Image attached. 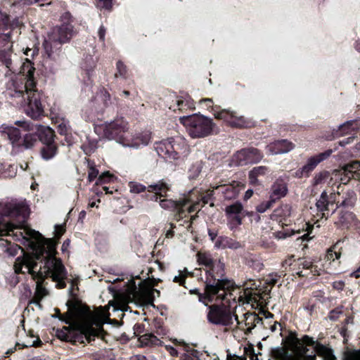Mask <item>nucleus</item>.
Listing matches in <instances>:
<instances>
[{"mask_svg": "<svg viewBox=\"0 0 360 360\" xmlns=\"http://www.w3.org/2000/svg\"><path fill=\"white\" fill-rule=\"evenodd\" d=\"M86 217V212L82 210L80 212L79 215V219H83Z\"/></svg>", "mask_w": 360, "mask_h": 360, "instance_id": "55", "label": "nucleus"}, {"mask_svg": "<svg viewBox=\"0 0 360 360\" xmlns=\"http://www.w3.org/2000/svg\"><path fill=\"white\" fill-rule=\"evenodd\" d=\"M342 198L343 200L340 203V206H342L345 207H354L356 200V196L353 191L349 190L344 194Z\"/></svg>", "mask_w": 360, "mask_h": 360, "instance_id": "25", "label": "nucleus"}, {"mask_svg": "<svg viewBox=\"0 0 360 360\" xmlns=\"http://www.w3.org/2000/svg\"><path fill=\"white\" fill-rule=\"evenodd\" d=\"M275 202L276 201H274V200L269 197V199L268 200L260 202L256 207V210L257 212L264 213L267 210L270 209Z\"/></svg>", "mask_w": 360, "mask_h": 360, "instance_id": "32", "label": "nucleus"}, {"mask_svg": "<svg viewBox=\"0 0 360 360\" xmlns=\"http://www.w3.org/2000/svg\"><path fill=\"white\" fill-rule=\"evenodd\" d=\"M339 131L340 136L346 135L352 132V131H351V127H345V129H341L340 126L339 127Z\"/></svg>", "mask_w": 360, "mask_h": 360, "instance_id": "46", "label": "nucleus"}, {"mask_svg": "<svg viewBox=\"0 0 360 360\" xmlns=\"http://www.w3.org/2000/svg\"><path fill=\"white\" fill-rule=\"evenodd\" d=\"M0 133L9 140L13 147L20 148L22 137L18 128L4 124L0 126Z\"/></svg>", "mask_w": 360, "mask_h": 360, "instance_id": "12", "label": "nucleus"}, {"mask_svg": "<svg viewBox=\"0 0 360 360\" xmlns=\"http://www.w3.org/2000/svg\"><path fill=\"white\" fill-rule=\"evenodd\" d=\"M342 169V173H344L345 175H351L353 179L360 176V162L358 161L349 163Z\"/></svg>", "mask_w": 360, "mask_h": 360, "instance_id": "20", "label": "nucleus"}, {"mask_svg": "<svg viewBox=\"0 0 360 360\" xmlns=\"http://www.w3.org/2000/svg\"><path fill=\"white\" fill-rule=\"evenodd\" d=\"M34 3H38V2H39V0H34Z\"/></svg>", "mask_w": 360, "mask_h": 360, "instance_id": "63", "label": "nucleus"}, {"mask_svg": "<svg viewBox=\"0 0 360 360\" xmlns=\"http://www.w3.org/2000/svg\"><path fill=\"white\" fill-rule=\"evenodd\" d=\"M200 103H206L208 108H212L214 111H216V109L218 108L217 106L213 107L211 104L213 103V101L212 98H203L200 101Z\"/></svg>", "mask_w": 360, "mask_h": 360, "instance_id": "43", "label": "nucleus"}, {"mask_svg": "<svg viewBox=\"0 0 360 360\" xmlns=\"http://www.w3.org/2000/svg\"><path fill=\"white\" fill-rule=\"evenodd\" d=\"M356 221H358L356 219V216L353 212L349 211H341L339 213L338 220L335 223L348 228L352 224L355 226Z\"/></svg>", "mask_w": 360, "mask_h": 360, "instance_id": "19", "label": "nucleus"}, {"mask_svg": "<svg viewBox=\"0 0 360 360\" xmlns=\"http://www.w3.org/2000/svg\"><path fill=\"white\" fill-rule=\"evenodd\" d=\"M29 215V208L25 200H13L5 204L0 203V236L13 233L18 240L28 246L31 252L22 250V255L18 257L14 263V270H65L60 259L55 254L57 241L53 238H44L39 231L25 227L22 231L20 227Z\"/></svg>", "mask_w": 360, "mask_h": 360, "instance_id": "1", "label": "nucleus"}, {"mask_svg": "<svg viewBox=\"0 0 360 360\" xmlns=\"http://www.w3.org/2000/svg\"><path fill=\"white\" fill-rule=\"evenodd\" d=\"M65 232V229L61 225L55 226V236L57 240H58Z\"/></svg>", "mask_w": 360, "mask_h": 360, "instance_id": "41", "label": "nucleus"}, {"mask_svg": "<svg viewBox=\"0 0 360 360\" xmlns=\"http://www.w3.org/2000/svg\"><path fill=\"white\" fill-rule=\"evenodd\" d=\"M62 23H71L73 22V19L71 14L69 12L64 13L61 16Z\"/></svg>", "mask_w": 360, "mask_h": 360, "instance_id": "40", "label": "nucleus"}, {"mask_svg": "<svg viewBox=\"0 0 360 360\" xmlns=\"http://www.w3.org/2000/svg\"><path fill=\"white\" fill-rule=\"evenodd\" d=\"M243 210V205L240 202H236L226 207L225 212L228 217L231 229H233L234 227L241 224L242 218L240 217V214Z\"/></svg>", "mask_w": 360, "mask_h": 360, "instance_id": "11", "label": "nucleus"}, {"mask_svg": "<svg viewBox=\"0 0 360 360\" xmlns=\"http://www.w3.org/2000/svg\"><path fill=\"white\" fill-rule=\"evenodd\" d=\"M95 206H96V202H90L89 204V207H94Z\"/></svg>", "mask_w": 360, "mask_h": 360, "instance_id": "60", "label": "nucleus"}, {"mask_svg": "<svg viewBox=\"0 0 360 360\" xmlns=\"http://www.w3.org/2000/svg\"><path fill=\"white\" fill-rule=\"evenodd\" d=\"M268 171V168L265 166H259L254 167L249 172V180L251 184H258V177L260 176H264Z\"/></svg>", "mask_w": 360, "mask_h": 360, "instance_id": "22", "label": "nucleus"}, {"mask_svg": "<svg viewBox=\"0 0 360 360\" xmlns=\"http://www.w3.org/2000/svg\"><path fill=\"white\" fill-rule=\"evenodd\" d=\"M150 133L148 131H145L140 134L138 136L136 137L133 141H130V143H137L139 144V148L141 146H146L149 143L150 141Z\"/></svg>", "mask_w": 360, "mask_h": 360, "instance_id": "29", "label": "nucleus"}, {"mask_svg": "<svg viewBox=\"0 0 360 360\" xmlns=\"http://www.w3.org/2000/svg\"><path fill=\"white\" fill-rule=\"evenodd\" d=\"M197 260L200 265H204L207 267L214 266V261L209 252H198L197 253Z\"/></svg>", "mask_w": 360, "mask_h": 360, "instance_id": "26", "label": "nucleus"}, {"mask_svg": "<svg viewBox=\"0 0 360 360\" xmlns=\"http://www.w3.org/2000/svg\"><path fill=\"white\" fill-rule=\"evenodd\" d=\"M252 194H253L252 190H251V189L248 190L245 194V199L248 200V199L252 197Z\"/></svg>", "mask_w": 360, "mask_h": 360, "instance_id": "52", "label": "nucleus"}, {"mask_svg": "<svg viewBox=\"0 0 360 360\" xmlns=\"http://www.w3.org/2000/svg\"><path fill=\"white\" fill-rule=\"evenodd\" d=\"M335 247L330 248L326 255V259L327 261L335 263L336 259H338L340 257V253L334 250Z\"/></svg>", "mask_w": 360, "mask_h": 360, "instance_id": "35", "label": "nucleus"}, {"mask_svg": "<svg viewBox=\"0 0 360 360\" xmlns=\"http://www.w3.org/2000/svg\"><path fill=\"white\" fill-rule=\"evenodd\" d=\"M295 148V145L286 139L278 140L266 146L270 154L278 155L287 153Z\"/></svg>", "mask_w": 360, "mask_h": 360, "instance_id": "14", "label": "nucleus"}, {"mask_svg": "<svg viewBox=\"0 0 360 360\" xmlns=\"http://www.w3.org/2000/svg\"><path fill=\"white\" fill-rule=\"evenodd\" d=\"M263 158L262 153L257 148H244L237 151L232 158L233 163L236 166H243L259 162Z\"/></svg>", "mask_w": 360, "mask_h": 360, "instance_id": "7", "label": "nucleus"}, {"mask_svg": "<svg viewBox=\"0 0 360 360\" xmlns=\"http://www.w3.org/2000/svg\"><path fill=\"white\" fill-rule=\"evenodd\" d=\"M308 237H309V234H308V233H306V234H304V235L301 237V239H302V240H309Z\"/></svg>", "mask_w": 360, "mask_h": 360, "instance_id": "57", "label": "nucleus"}, {"mask_svg": "<svg viewBox=\"0 0 360 360\" xmlns=\"http://www.w3.org/2000/svg\"><path fill=\"white\" fill-rule=\"evenodd\" d=\"M174 228V226L173 225V224H170V229L167 231V233H166V238H172L173 236H174V231H173V229Z\"/></svg>", "mask_w": 360, "mask_h": 360, "instance_id": "49", "label": "nucleus"}, {"mask_svg": "<svg viewBox=\"0 0 360 360\" xmlns=\"http://www.w3.org/2000/svg\"><path fill=\"white\" fill-rule=\"evenodd\" d=\"M214 247L218 249H233L236 250L241 248V245L236 240L227 236H219L214 243Z\"/></svg>", "mask_w": 360, "mask_h": 360, "instance_id": "18", "label": "nucleus"}, {"mask_svg": "<svg viewBox=\"0 0 360 360\" xmlns=\"http://www.w3.org/2000/svg\"><path fill=\"white\" fill-rule=\"evenodd\" d=\"M128 129V122L123 117H117L103 124V135L108 139L115 140L124 146L137 148L139 144L136 142L130 143V141L124 137Z\"/></svg>", "mask_w": 360, "mask_h": 360, "instance_id": "5", "label": "nucleus"}, {"mask_svg": "<svg viewBox=\"0 0 360 360\" xmlns=\"http://www.w3.org/2000/svg\"><path fill=\"white\" fill-rule=\"evenodd\" d=\"M198 205V202L196 204H193L188 207V212L191 213L197 210V206Z\"/></svg>", "mask_w": 360, "mask_h": 360, "instance_id": "51", "label": "nucleus"}, {"mask_svg": "<svg viewBox=\"0 0 360 360\" xmlns=\"http://www.w3.org/2000/svg\"><path fill=\"white\" fill-rule=\"evenodd\" d=\"M330 178V183L333 178L330 177V173L328 171H321L319 173H316L313 179V184L316 186L319 184H324L327 181V180Z\"/></svg>", "mask_w": 360, "mask_h": 360, "instance_id": "28", "label": "nucleus"}, {"mask_svg": "<svg viewBox=\"0 0 360 360\" xmlns=\"http://www.w3.org/2000/svg\"><path fill=\"white\" fill-rule=\"evenodd\" d=\"M58 131L60 134H66L68 129L65 124H60L58 126Z\"/></svg>", "mask_w": 360, "mask_h": 360, "instance_id": "48", "label": "nucleus"}, {"mask_svg": "<svg viewBox=\"0 0 360 360\" xmlns=\"http://www.w3.org/2000/svg\"><path fill=\"white\" fill-rule=\"evenodd\" d=\"M217 188L224 194L226 198L231 199L237 196L238 191L231 185H224Z\"/></svg>", "mask_w": 360, "mask_h": 360, "instance_id": "30", "label": "nucleus"}, {"mask_svg": "<svg viewBox=\"0 0 360 360\" xmlns=\"http://www.w3.org/2000/svg\"><path fill=\"white\" fill-rule=\"evenodd\" d=\"M11 32L0 34V49H12Z\"/></svg>", "mask_w": 360, "mask_h": 360, "instance_id": "31", "label": "nucleus"}, {"mask_svg": "<svg viewBox=\"0 0 360 360\" xmlns=\"http://www.w3.org/2000/svg\"><path fill=\"white\" fill-rule=\"evenodd\" d=\"M188 203V200L184 198L179 200H172L171 199H162L160 201V205L163 209L174 210L177 212L176 214V220L183 218L184 207Z\"/></svg>", "mask_w": 360, "mask_h": 360, "instance_id": "13", "label": "nucleus"}, {"mask_svg": "<svg viewBox=\"0 0 360 360\" xmlns=\"http://www.w3.org/2000/svg\"><path fill=\"white\" fill-rule=\"evenodd\" d=\"M355 48L359 52H360V41H356Z\"/></svg>", "mask_w": 360, "mask_h": 360, "instance_id": "58", "label": "nucleus"}, {"mask_svg": "<svg viewBox=\"0 0 360 360\" xmlns=\"http://www.w3.org/2000/svg\"><path fill=\"white\" fill-rule=\"evenodd\" d=\"M292 264V258H290L287 260H285L283 264V266L284 268H287V265H289L290 266Z\"/></svg>", "mask_w": 360, "mask_h": 360, "instance_id": "53", "label": "nucleus"}, {"mask_svg": "<svg viewBox=\"0 0 360 360\" xmlns=\"http://www.w3.org/2000/svg\"><path fill=\"white\" fill-rule=\"evenodd\" d=\"M106 30L101 25L98 30V37L101 41H104Z\"/></svg>", "mask_w": 360, "mask_h": 360, "instance_id": "44", "label": "nucleus"}, {"mask_svg": "<svg viewBox=\"0 0 360 360\" xmlns=\"http://www.w3.org/2000/svg\"><path fill=\"white\" fill-rule=\"evenodd\" d=\"M180 123L182 124L193 139L204 138L212 134L215 124L212 120L200 115L193 114L186 115L179 118Z\"/></svg>", "mask_w": 360, "mask_h": 360, "instance_id": "4", "label": "nucleus"}, {"mask_svg": "<svg viewBox=\"0 0 360 360\" xmlns=\"http://www.w3.org/2000/svg\"><path fill=\"white\" fill-rule=\"evenodd\" d=\"M329 200H328V195L326 193V191H323L320 195V198L319 200H317L316 202V206L319 212H321L322 213L321 217H326L328 218V216H326V214L324 212L328 210V205H329Z\"/></svg>", "mask_w": 360, "mask_h": 360, "instance_id": "21", "label": "nucleus"}, {"mask_svg": "<svg viewBox=\"0 0 360 360\" xmlns=\"http://www.w3.org/2000/svg\"><path fill=\"white\" fill-rule=\"evenodd\" d=\"M105 176H109V173L108 172H105L103 173L101 176H99V180H102L103 179Z\"/></svg>", "mask_w": 360, "mask_h": 360, "instance_id": "56", "label": "nucleus"}, {"mask_svg": "<svg viewBox=\"0 0 360 360\" xmlns=\"http://www.w3.org/2000/svg\"><path fill=\"white\" fill-rule=\"evenodd\" d=\"M87 162H88V165L89 166V172L88 178H89V181L91 182V181H93L98 176V170L94 167V162L91 163L89 160H87Z\"/></svg>", "mask_w": 360, "mask_h": 360, "instance_id": "37", "label": "nucleus"}, {"mask_svg": "<svg viewBox=\"0 0 360 360\" xmlns=\"http://www.w3.org/2000/svg\"><path fill=\"white\" fill-rule=\"evenodd\" d=\"M70 240H66L63 244V248L65 247V245H68L70 244Z\"/></svg>", "mask_w": 360, "mask_h": 360, "instance_id": "61", "label": "nucleus"}, {"mask_svg": "<svg viewBox=\"0 0 360 360\" xmlns=\"http://www.w3.org/2000/svg\"><path fill=\"white\" fill-rule=\"evenodd\" d=\"M217 119L224 120L230 125L236 127H243L245 126V120L241 115H238L236 111L223 109L214 113Z\"/></svg>", "mask_w": 360, "mask_h": 360, "instance_id": "10", "label": "nucleus"}, {"mask_svg": "<svg viewBox=\"0 0 360 360\" xmlns=\"http://www.w3.org/2000/svg\"><path fill=\"white\" fill-rule=\"evenodd\" d=\"M25 83L12 80L6 91V96L12 102L22 108L25 113L33 120L39 118L44 114V107L41 103V95L35 89L34 79V68L29 62L25 64Z\"/></svg>", "mask_w": 360, "mask_h": 360, "instance_id": "2", "label": "nucleus"}, {"mask_svg": "<svg viewBox=\"0 0 360 360\" xmlns=\"http://www.w3.org/2000/svg\"><path fill=\"white\" fill-rule=\"evenodd\" d=\"M176 104L179 107V110L184 111L187 108L193 109L194 105L189 101L178 100Z\"/></svg>", "mask_w": 360, "mask_h": 360, "instance_id": "38", "label": "nucleus"}, {"mask_svg": "<svg viewBox=\"0 0 360 360\" xmlns=\"http://www.w3.org/2000/svg\"><path fill=\"white\" fill-rule=\"evenodd\" d=\"M17 166L7 163L0 165V176L4 178H11L15 176Z\"/></svg>", "mask_w": 360, "mask_h": 360, "instance_id": "23", "label": "nucleus"}, {"mask_svg": "<svg viewBox=\"0 0 360 360\" xmlns=\"http://www.w3.org/2000/svg\"><path fill=\"white\" fill-rule=\"evenodd\" d=\"M117 72L115 73V77H125L127 73L126 66L121 61L117 63Z\"/></svg>", "mask_w": 360, "mask_h": 360, "instance_id": "39", "label": "nucleus"}, {"mask_svg": "<svg viewBox=\"0 0 360 360\" xmlns=\"http://www.w3.org/2000/svg\"><path fill=\"white\" fill-rule=\"evenodd\" d=\"M74 25L71 23H61L54 27L45 39L43 46L49 57L60 50L63 44L69 42L76 34Z\"/></svg>", "mask_w": 360, "mask_h": 360, "instance_id": "3", "label": "nucleus"}, {"mask_svg": "<svg viewBox=\"0 0 360 360\" xmlns=\"http://www.w3.org/2000/svg\"><path fill=\"white\" fill-rule=\"evenodd\" d=\"M15 124L23 129L25 131H34L37 133L38 139L44 145L53 143L54 131L49 127L42 125H34L27 121H16Z\"/></svg>", "mask_w": 360, "mask_h": 360, "instance_id": "6", "label": "nucleus"}, {"mask_svg": "<svg viewBox=\"0 0 360 360\" xmlns=\"http://www.w3.org/2000/svg\"><path fill=\"white\" fill-rule=\"evenodd\" d=\"M99 5L98 6L105 8L107 10H110L112 7L111 0H98Z\"/></svg>", "mask_w": 360, "mask_h": 360, "instance_id": "42", "label": "nucleus"}, {"mask_svg": "<svg viewBox=\"0 0 360 360\" xmlns=\"http://www.w3.org/2000/svg\"><path fill=\"white\" fill-rule=\"evenodd\" d=\"M17 58L16 54H13L12 49H0V62L13 72L16 71L13 65V62Z\"/></svg>", "mask_w": 360, "mask_h": 360, "instance_id": "17", "label": "nucleus"}, {"mask_svg": "<svg viewBox=\"0 0 360 360\" xmlns=\"http://www.w3.org/2000/svg\"><path fill=\"white\" fill-rule=\"evenodd\" d=\"M342 169H335L333 170L332 174L335 176V179H339L342 184H347L351 179L353 177L351 175H345L344 173H342Z\"/></svg>", "mask_w": 360, "mask_h": 360, "instance_id": "33", "label": "nucleus"}, {"mask_svg": "<svg viewBox=\"0 0 360 360\" xmlns=\"http://www.w3.org/2000/svg\"><path fill=\"white\" fill-rule=\"evenodd\" d=\"M212 195V191H210V193H207L206 195H205L204 196L202 197L201 200H202L203 205L207 204L210 202Z\"/></svg>", "mask_w": 360, "mask_h": 360, "instance_id": "45", "label": "nucleus"}, {"mask_svg": "<svg viewBox=\"0 0 360 360\" xmlns=\"http://www.w3.org/2000/svg\"><path fill=\"white\" fill-rule=\"evenodd\" d=\"M179 144H176L174 138H169L159 143H156L155 150L159 156L166 160L178 159Z\"/></svg>", "mask_w": 360, "mask_h": 360, "instance_id": "8", "label": "nucleus"}, {"mask_svg": "<svg viewBox=\"0 0 360 360\" xmlns=\"http://www.w3.org/2000/svg\"><path fill=\"white\" fill-rule=\"evenodd\" d=\"M333 153L332 149L315 155L307 159L306 164L299 170L296 172V176L301 177L303 176H309V174L321 162L328 159Z\"/></svg>", "mask_w": 360, "mask_h": 360, "instance_id": "9", "label": "nucleus"}, {"mask_svg": "<svg viewBox=\"0 0 360 360\" xmlns=\"http://www.w3.org/2000/svg\"><path fill=\"white\" fill-rule=\"evenodd\" d=\"M355 227L359 230V233L360 234V221H356L355 224Z\"/></svg>", "mask_w": 360, "mask_h": 360, "instance_id": "59", "label": "nucleus"}, {"mask_svg": "<svg viewBox=\"0 0 360 360\" xmlns=\"http://www.w3.org/2000/svg\"><path fill=\"white\" fill-rule=\"evenodd\" d=\"M287 183L283 179H277L271 186L270 198L276 201L288 193Z\"/></svg>", "mask_w": 360, "mask_h": 360, "instance_id": "15", "label": "nucleus"}, {"mask_svg": "<svg viewBox=\"0 0 360 360\" xmlns=\"http://www.w3.org/2000/svg\"><path fill=\"white\" fill-rule=\"evenodd\" d=\"M208 235H209V236L210 238V240L212 241H214L215 239L217 240V232H215L213 230L209 229L208 230Z\"/></svg>", "mask_w": 360, "mask_h": 360, "instance_id": "47", "label": "nucleus"}, {"mask_svg": "<svg viewBox=\"0 0 360 360\" xmlns=\"http://www.w3.org/2000/svg\"><path fill=\"white\" fill-rule=\"evenodd\" d=\"M57 153V146L53 143L44 145L41 149V155L43 159L49 160L53 158Z\"/></svg>", "mask_w": 360, "mask_h": 360, "instance_id": "24", "label": "nucleus"}, {"mask_svg": "<svg viewBox=\"0 0 360 360\" xmlns=\"http://www.w3.org/2000/svg\"><path fill=\"white\" fill-rule=\"evenodd\" d=\"M351 127V131H358L360 129V120H349L340 125L341 129Z\"/></svg>", "mask_w": 360, "mask_h": 360, "instance_id": "34", "label": "nucleus"}, {"mask_svg": "<svg viewBox=\"0 0 360 360\" xmlns=\"http://www.w3.org/2000/svg\"><path fill=\"white\" fill-rule=\"evenodd\" d=\"M122 94L126 96H128L130 94L129 91H124Z\"/></svg>", "mask_w": 360, "mask_h": 360, "instance_id": "62", "label": "nucleus"}, {"mask_svg": "<svg viewBox=\"0 0 360 360\" xmlns=\"http://www.w3.org/2000/svg\"><path fill=\"white\" fill-rule=\"evenodd\" d=\"M169 189L170 186L162 180L148 186L147 188L148 192L154 193L150 199L155 201H157L159 198L165 196Z\"/></svg>", "mask_w": 360, "mask_h": 360, "instance_id": "16", "label": "nucleus"}, {"mask_svg": "<svg viewBox=\"0 0 360 360\" xmlns=\"http://www.w3.org/2000/svg\"><path fill=\"white\" fill-rule=\"evenodd\" d=\"M129 187L130 192L134 193H140L146 191V187L139 183L129 182Z\"/></svg>", "mask_w": 360, "mask_h": 360, "instance_id": "36", "label": "nucleus"}, {"mask_svg": "<svg viewBox=\"0 0 360 360\" xmlns=\"http://www.w3.org/2000/svg\"><path fill=\"white\" fill-rule=\"evenodd\" d=\"M353 140H354V137L353 136H350V137L347 138L346 140H343V141H340V144L341 146H345L346 144L349 143Z\"/></svg>", "mask_w": 360, "mask_h": 360, "instance_id": "50", "label": "nucleus"}, {"mask_svg": "<svg viewBox=\"0 0 360 360\" xmlns=\"http://www.w3.org/2000/svg\"><path fill=\"white\" fill-rule=\"evenodd\" d=\"M217 267L221 269V270H224L225 268V264L224 262H221V259H219V264L217 266Z\"/></svg>", "mask_w": 360, "mask_h": 360, "instance_id": "54", "label": "nucleus"}, {"mask_svg": "<svg viewBox=\"0 0 360 360\" xmlns=\"http://www.w3.org/2000/svg\"><path fill=\"white\" fill-rule=\"evenodd\" d=\"M194 270L198 271V270H201V269H200V268H195Z\"/></svg>", "mask_w": 360, "mask_h": 360, "instance_id": "64", "label": "nucleus"}, {"mask_svg": "<svg viewBox=\"0 0 360 360\" xmlns=\"http://www.w3.org/2000/svg\"><path fill=\"white\" fill-rule=\"evenodd\" d=\"M37 135L34 134H27L22 139L20 148L29 149L32 148L37 142Z\"/></svg>", "mask_w": 360, "mask_h": 360, "instance_id": "27", "label": "nucleus"}]
</instances>
